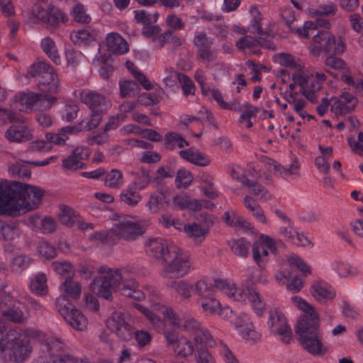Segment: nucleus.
Listing matches in <instances>:
<instances>
[{
  "label": "nucleus",
  "instance_id": "obj_1",
  "mask_svg": "<svg viewBox=\"0 0 363 363\" xmlns=\"http://www.w3.org/2000/svg\"><path fill=\"white\" fill-rule=\"evenodd\" d=\"M44 191L38 186L20 182H0V215L16 217L35 209Z\"/></svg>",
  "mask_w": 363,
  "mask_h": 363
},
{
  "label": "nucleus",
  "instance_id": "obj_2",
  "mask_svg": "<svg viewBox=\"0 0 363 363\" xmlns=\"http://www.w3.org/2000/svg\"><path fill=\"white\" fill-rule=\"evenodd\" d=\"M291 299L299 310L304 312V314L299 317L295 327L301 346L313 356L325 355L328 349L323 342L318 314L315 308L303 298L294 296Z\"/></svg>",
  "mask_w": 363,
  "mask_h": 363
},
{
  "label": "nucleus",
  "instance_id": "obj_3",
  "mask_svg": "<svg viewBox=\"0 0 363 363\" xmlns=\"http://www.w3.org/2000/svg\"><path fill=\"white\" fill-rule=\"evenodd\" d=\"M99 272L90 284L96 295L107 301L113 300V291H120L121 295L135 301H143L145 295L139 289L138 283L133 279H123L119 269L113 270L101 267Z\"/></svg>",
  "mask_w": 363,
  "mask_h": 363
},
{
  "label": "nucleus",
  "instance_id": "obj_4",
  "mask_svg": "<svg viewBox=\"0 0 363 363\" xmlns=\"http://www.w3.org/2000/svg\"><path fill=\"white\" fill-rule=\"evenodd\" d=\"M152 256L161 262L164 267L162 275L168 277L174 274L184 277L192 270V262L187 251H151Z\"/></svg>",
  "mask_w": 363,
  "mask_h": 363
},
{
  "label": "nucleus",
  "instance_id": "obj_5",
  "mask_svg": "<svg viewBox=\"0 0 363 363\" xmlns=\"http://www.w3.org/2000/svg\"><path fill=\"white\" fill-rule=\"evenodd\" d=\"M218 289L226 294L230 298L237 301H242L245 300L246 295L251 303L254 312L258 316H262L266 308L265 303L262 300V298L258 291L255 288H247V294L243 293L238 289L235 284L231 283L228 279H214V290Z\"/></svg>",
  "mask_w": 363,
  "mask_h": 363
},
{
  "label": "nucleus",
  "instance_id": "obj_6",
  "mask_svg": "<svg viewBox=\"0 0 363 363\" xmlns=\"http://www.w3.org/2000/svg\"><path fill=\"white\" fill-rule=\"evenodd\" d=\"M27 76L39 77L38 86L45 94H57L60 90V79L55 69L46 62H38L31 65Z\"/></svg>",
  "mask_w": 363,
  "mask_h": 363
},
{
  "label": "nucleus",
  "instance_id": "obj_7",
  "mask_svg": "<svg viewBox=\"0 0 363 363\" xmlns=\"http://www.w3.org/2000/svg\"><path fill=\"white\" fill-rule=\"evenodd\" d=\"M5 350L11 351L10 360L16 362H23L31 352L30 337L21 329L9 330L4 335Z\"/></svg>",
  "mask_w": 363,
  "mask_h": 363
},
{
  "label": "nucleus",
  "instance_id": "obj_8",
  "mask_svg": "<svg viewBox=\"0 0 363 363\" xmlns=\"http://www.w3.org/2000/svg\"><path fill=\"white\" fill-rule=\"evenodd\" d=\"M55 306L64 320L74 329L83 331L86 328L87 318L65 296L57 298Z\"/></svg>",
  "mask_w": 363,
  "mask_h": 363
},
{
  "label": "nucleus",
  "instance_id": "obj_9",
  "mask_svg": "<svg viewBox=\"0 0 363 363\" xmlns=\"http://www.w3.org/2000/svg\"><path fill=\"white\" fill-rule=\"evenodd\" d=\"M315 49L328 55H340L346 45L341 37L336 38L328 30H319L313 38Z\"/></svg>",
  "mask_w": 363,
  "mask_h": 363
},
{
  "label": "nucleus",
  "instance_id": "obj_10",
  "mask_svg": "<svg viewBox=\"0 0 363 363\" xmlns=\"http://www.w3.org/2000/svg\"><path fill=\"white\" fill-rule=\"evenodd\" d=\"M128 314L114 311L106 320L107 328L123 341H129L133 337L134 328L127 321Z\"/></svg>",
  "mask_w": 363,
  "mask_h": 363
},
{
  "label": "nucleus",
  "instance_id": "obj_11",
  "mask_svg": "<svg viewBox=\"0 0 363 363\" xmlns=\"http://www.w3.org/2000/svg\"><path fill=\"white\" fill-rule=\"evenodd\" d=\"M193 44L196 48L198 61L210 63L216 60L217 53L213 47V39L208 37L205 32L198 33L193 40Z\"/></svg>",
  "mask_w": 363,
  "mask_h": 363
},
{
  "label": "nucleus",
  "instance_id": "obj_12",
  "mask_svg": "<svg viewBox=\"0 0 363 363\" xmlns=\"http://www.w3.org/2000/svg\"><path fill=\"white\" fill-rule=\"evenodd\" d=\"M32 16L53 28H57L60 23L68 21L67 16L54 6H49L46 9L36 6L32 11Z\"/></svg>",
  "mask_w": 363,
  "mask_h": 363
},
{
  "label": "nucleus",
  "instance_id": "obj_13",
  "mask_svg": "<svg viewBox=\"0 0 363 363\" xmlns=\"http://www.w3.org/2000/svg\"><path fill=\"white\" fill-rule=\"evenodd\" d=\"M81 101L90 109L92 113L102 115L107 113L111 107V102L104 95L92 90H82L79 94Z\"/></svg>",
  "mask_w": 363,
  "mask_h": 363
},
{
  "label": "nucleus",
  "instance_id": "obj_14",
  "mask_svg": "<svg viewBox=\"0 0 363 363\" xmlns=\"http://www.w3.org/2000/svg\"><path fill=\"white\" fill-rule=\"evenodd\" d=\"M267 325L272 333L282 336L285 343L289 342L292 337V331L281 311L277 309L269 311Z\"/></svg>",
  "mask_w": 363,
  "mask_h": 363
},
{
  "label": "nucleus",
  "instance_id": "obj_15",
  "mask_svg": "<svg viewBox=\"0 0 363 363\" xmlns=\"http://www.w3.org/2000/svg\"><path fill=\"white\" fill-rule=\"evenodd\" d=\"M91 150L85 146H79L72 150L71 154L62 160V166L69 171H77L86 167L84 163L90 156Z\"/></svg>",
  "mask_w": 363,
  "mask_h": 363
},
{
  "label": "nucleus",
  "instance_id": "obj_16",
  "mask_svg": "<svg viewBox=\"0 0 363 363\" xmlns=\"http://www.w3.org/2000/svg\"><path fill=\"white\" fill-rule=\"evenodd\" d=\"M45 345L50 359H65L70 362H77V358L68 352L69 347L62 339L49 337L45 340Z\"/></svg>",
  "mask_w": 363,
  "mask_h": 363
},
{
  "label": "nucleus",
  "instance_id": "obj_17",
  "mask_svg": "<svg viewBox=\"0 0 363 363\" xmlns=\"http://www.w3.org/2000/svg\"><path fill=\"white\" fill-rule=\"evenodd\" d=\"M52 158V157H50L44 161H28L21 160L9 165V173L12 177L29 179L31 176V171L27 164H32L36 167L46 166L50 163Z\"/></svg>",
  "mask_w": 363,
  "mask_h": 363
},
{
  "label": "nucleus",
  "instance_id": "obj_18",
  "mask_svg": "<svg viewBox=\"0 0 363 363\" xmlns=\"http://www.w3.org/2000/svg\"><path fill=\"white\" fill-rule=\"evenodd\" d=\"M115 230L118 240L121 238L126 241L135 240L145 233V229L142 225L129 220L118 223Z\"/></svg>",
  "mask_w": 363,
  "mask_h": 363
},
{
  "label": "nucleus",
  "instance_id": "obj_19",
  "mask_svg": "<svg viewBox=\"0 0 363 363\" xmlns=\"http://www.w3.org/2000/svg\"><path fill=\"white\" fill-rule=\"evenodd\" d=\"M310 292L313 297L320 303L332 301L336 296L333 287L323 280L313 281Z\"/></svg>",
  "mask_w": 363,
  "mask_h": 363
},
{
  "label": "nucleus",
  "instance_id": "obj_20",
  "mask_svg": "<svg viewBox=\"0 0 363 363\" xmlns=\"http://www.w3.org/2000/svg\"><path fill=\"white\" fill-rule=\"evenodd\" d=\"M236 48L243 52L247 50L250 51L252 49L261 46L264 48L269 50H274L275 45L271 40H262L251 35H245V36L240 38L236 42Z\"/></svg>",
  "mask_w": 363,
  "mask_h": 363
},
{
  "label": "nucleus",
  "instance_id": "obj_21",
  "mask_svg": "<svg viewBox=\"0 0 363 363\" xmlns=\"http://www.w3.org/2000/svg\"><path fill=\"white\" fill-rule=\"evenodd\" d=\"M5 138L11 143H23L32 139L30 129L26 125H12L5 132Z\"/></svg>",
  "mask_w": 363,
  "mask_h": 363
},
{
  "label": "nucleus",
  "instance_id": "obj_22",
  "mask_svg": "<svg viewBox=\"0 0 363 363\" xmlns=\"http://www.w3.org/2000/svg\"><path fill=\"white\" fill-rule=\"evenodd\" d=\"M358 99L348 92H343L338 98H335L332 108H336L340 114H346L353 111Z\"/></svg>",
  "mask_w": 363,
  "mask_h": 363
},
{
  "label": "nucleus",
  "instance_id": "obj_23",
  "mask_svg": "<svg viewBox=\"0 0 363 363\" xmlns=\"http://www.w3.org/2000/svg\"><path fill=\"white\" fill-rule=\"evenodd\" d=\"M108 50L115 55H123L128 51V45L117 33H111L106 38Z\"/></svg>",
  "mask_w": 363,
  "mask_h": 363
},
{
  "label": "nucleus",
  "instance_id": "obj_24",
  "mask_svg": "<svg viewBox=\"0 0 363 363\" xmlns=\"http://www.w3.org/2000/svg\"><path fill=\"white\" fill-rule=\"evenodd\" d=\"M1 313L8 320L14 323H21L26 318L27 308L21 302H15L12 307L1 310Z\"/></svg>",
  "mask_w": 363,
  "mask_h": 363
},
{
  "label": "nucleus",
  "instance_id": "obj_25",
  "mask_svg": "<svg viewBox=\"0 0 363 363\" xmlns=\"http://www.w3.org/2000/svg\"><path fill=\"white\" fill-rule=\"evenodd\" d=\"M179 155L182 159L200 167H206L211 163L208 155L199 151H194L191 148L180 150Z\"/></svg>",
  "mask_w": 363,
  "mask_h": 363
},
{
  "label": "nucleus",
  "instance_id": "obj_26",
  "mask_svg": "<svg viewBox=\"0 0 363 363\" xmlns=\"http://www.w3.org/2000/svg\"><path fill=\"white\" fill-rule=\"evenodd\" d=\"M45 100L46 96L42 93L23 92L19 94L18 96L19 103L29 108H38L42 103L45 102Z\"/></svg>",
  "mask_w": 363,
  "mask_h": 363
},
{
  "label": "nucleus",
  "instance_id": "obj_27",
  "mask_svg": "<svg viewBox=\"0 0 363 363\" xmlns=\"http://www.w3.org/2000/svg\"><path fill=\"white\" fill-rule=\"evenodd\" d=\"M40 48L45 55L55 64L60 65L61 58L60 57L56 44L52 38L46 37L42 39Z\"/></svg>",
  "mask_w": 363,
  "mask_h": 363
},
{
  "label": "nucleus",
  "instance_id": "obj_28",
  "mask_svg": "<svg viewBox=\"0 0 363 363\" xmlns=\"http://www.w3.org/2000/svg\"><path fill=\"white\" fill-rule=\"evenodd\" d=\"M63 289L64 295L60 296H65L67 299L71 298L73 299L79 298L82 293V285L79 282L74 281L72 278H67L61 284Z\"/></svg>",
  "mask_w": 363,
  "mask_h": 363
},
{
  "label": "nucleus",
  "instance_id": "obj_29",
  "mask_svg": "<svg viewBox=\"0 0 363 363\" xmlns=\"http://www.w3.org/2000/svg\"><path fill=\"white\" fill-rule=\"evenodd\" d=\"M243 204L256 220L262 224H267V220L263 209L252 197L246 196L244 198Z\"/></svg>",
  "mask_w": 363,
  "mask_h": 363
},
{
  "label": "nucleus",
  "instance_id": "obj_30",
  "mask_svg": "<svg viewBox=\"0 0 363 363\" xmlns=\"http://www.w3.org/2000/svg\"><path fill=\"white\" fill-rule=\"evenodd\" d=\"M90 239L94 242L109 245L118 242V237L115 229L96 231L90 235Z\"/></svg>",
  "mask_w": 363,
  "mask_h": 363
},
{
  "label": "nucleus",
  "instance_id": "obj_31",
  "mask_svg": "<svg viewBox=\"0 0 363 363\" xmlns=\"http://www.w3.org/2000/svg\"><path fill=\"white\" fill-rule=\"evenodd\" d=\"M283 247V242L280 240H274L265 234H260L257 240L253 245L252 250H277V248Z\"/></svg>",
  "mask_w": 363,
  "mask_h": 363
},
{
  "label": "nucleus",
  "instance_id": "obj_32",
  "mask_svg": "<svg viewBox=\"0 0 363 363\" xmlns=\"http://www.w3.org/2000/svg\"><path fill=\"white\" fill-rule=\"evenodd\" d=\"M194 342L197 349L201 347L205 348L207 347H213L216 345V340L210 331L203 326L196 333Z\"/></svg>",
  "mask_w": 363,
  "mask_h": 363
},
{
  "label": "nucleus",
  "instance_id": "obj_33",
  "mask_svg": "<svg viewBox=\"0 0 363 363\" xmlns=\"http://www.w3.org/2000/svg\"><path fill=\"white\" fill-rule=\"evenodd\" d=\"M261 14L258 13V16L255 17L252 21L250 25L248 26V30L250 33L253 34L257 39L262 40H271L272 34L267 30H264L262 28Z\"/></svg>",
  "mask_w": 363,
  "mask_h": 363
},
{
  "label": "nucleus",
  "instance_id": "obj_34",
  "mask_svg": "<svg viewBox=\"0 0 363 363\" xmlns=\"http://www.w3.org/2000/svg\"><path fill=\"white\" fill-rule=\"evenodd\" d=\"M30 288L33 293L44 295L47 293V277L44 273L37 274L30 282Z\"/></svg>",
  "mask_w": 363,
  "mask_h": 363
},
{
  "label": "nucleus",
  "instance_id": "obj_35",
  "mask_svg": "<svg viewBox=\"0 0 363 363\" xmlns=\"http://www.w3.org/2000/svg\"><path fill=\"white\" fill-rule=\"evenodd\" d=\"M104 116L100 113L91 112L89 116L79 122L82 131H91L96 129L99 125Z\"/></svg>",
  "mask_w": 363,
  "mask_h": 363
},
{
  "label": "nucleus",
  "instance_id": "obj_36",
  "mask_svg": "<svg viewBox=\"0 0 363 363\" xmlns=\"http://www.w3.org/2000/svg\"><path fill=\"white\" fill-rule=\"evenodd\" d=\"M194 292L200 297V299L210 298L214 295V286L211 284H208L203 279L199 280L195 284Z\"/></svg>",
  "mask_w": 363,
  "mask_h": 363
},
{
  "label": "nucleus",
  "instance_id": "obj_37",
  "mask_svg": "<svg viewBox=\"0 0 363 363\" xmlns=\"http://www.w3.org/2000/svg\"><path fill=\"white\" fill-rule=\"evenodd\" d=\"M166 199L167 197L164 192L160 191L155 193L150 196V199L147 205L152 212L157 213L164 207V203H169Z\"/></svg>",
  "mask_w": 363,
  "mask_h": 363
},
{
  "label": "nucleus",
  "instance_id": "obj_38",
  "mask_svg": "<svg viewBox=\"0 0 363 363\" xmlns=\"http://www.w3.org/2000/svg\"><path fill=\"white\" fill-rule=\"evenodd\" d=\"M170 287L182 299H188L191 296L192 286L184 280L173 281L170 283Z\"/></svg>",
  "mask_w": 363,
  "mask_h": 363
},
{
  "label": "nucleus",
  "instance_id": "obj_39",
  "mask_svg": "<svg viewBox=\"0 0 363 363\" xmlns=\"http://www.w3.org/2000/svg\"><path fill=\"white\" fill-rule=\"evenodd\" d=\"M164 144L169 146V149L172 150L175 145L179 148L184 146H189V143L179 133L175 132H169L164 135Z\"/></svg>",
  "mask_w": 363,
  "mask_h": 363
},
{
  "label": "nucleus",
  "instance_id": "obj_40",
  "mask_svg": "<svg viewBox=\"0 0 363 363\" xmlns=\"http://www.w3.org/2000/svg\"><path fill=\"white\" fill-rule=\"evenodd\" d=\"M120 94L122 98H125L128 96H135L139 93L140 86L138 82L132 80L120 81Z\"/></svg>",
  "mask_w": 363,
  "mask_h": 363
},
{
  "label": "nucleus",
  "instance_id": "obj_41",
  "mask_svg": "<svg viewBox=\"0 0 363 363\" xmlns=\"http://www.w3.org/2000/svg\"><path fill=\"white\" fill-rule=\"evenodd\" d=\"M194 351V347L192 342L184 337H180V342L175 346V348L174 349V352L182 357H187L191 356Z\"/></svg>",
  "mask_w": 363,
  "mask_h": 363
},
{
  "label": "nucleus",
  "instance_id": "obj_42",
  "mask_svg": "<svg viewBox=\"0 0 363 363\" xmlns=\"http://www.w3.org/2000/svg\"><path fill=\"white\" fill-rule=\"evenodd\" d=\"M135 186L133 185L129 186L126 190L121 192L120 198L121 200L125 204L131 206H136L141 200L140 195L135 191Z\"/></svg>",
  "mask_w": 363,
  "mask_h": 363
},
{
  "label": "nucleus",
  "instance_id": "obj_43",
  "mask_svg": "<svg viewBox=\"0 0 363 363\" xmlns=\"http://www.w3.org/2000/svg\"><path fill=\"white\" fill-rule=\"evenodd\" d=\"M122 172L118 169H112L106 176L104 184L112 188H120L123 184Z\"/></svg>",
  "mask_w": 363,
  "mask_h": 363
},
{
  "label": "nucleus",
  "instance_id": "obj_44",
  "mask_svg": "<svg viewBox=\"0 0 363 363\" xmlns=\"http://www.w3.org/2000/svg\"><path fill=\"white\" fill-rule=\"evenodd\" d=\"M201 327V323L199 320L191 316H188L181 320V326H179L178 328L191 333L195 336Z\"/></svg>",
  "mask_w": 363,
  "mask_h": 363
},
{
  "label": "nucleus",
  "instance_id": "obj_45",
  "mask_svg": "<svg viewBox=\"0 0 363 363\" xmlns=\"http://www.w3.org/2000/svg\"><path fill=\"white\" fill-rule=\"evenodd\" d=\"M91 38V33L86 29H78L73 30L69 34L71 41L77 45L86 44Z\"/></svg>",
  "mask_w": 363,
  "mask_h": 363
},
{
  "label": "nucleus",
  "instance_id": "obj_46",
  "mask_svg": "<svg viewBox=\"0 0 363 363\" xmlns=\"http://www.w3.org/2000/svg\"><path fill=\"white\" fill-rule=\"evenodd\" d=\"M151 182V177L150 174V169L141 167L140 168V174L137 179L133 182V186H135V189L142 190L144 189Z\"/></svg>",
  "mask_w": 363,
  "mask_h": 363
},
{
  "label": "nucleus",
  "instance_id": "obj_47",
  "mask_svg": "<svg viewBox=\"0 0 363 363\" xmlns=\"http://www.w3.org/2000/svg\"><path fill=\"white\" fill-rule=\"evenodd\" d=\"M178 81L182 84V89L184 94L188 96L190 94H194L195 86L193 81L185 74L181 72L175 73Z\"/></svg>",
  "mask_w": 363,
  "mask_h": 363
},
{
  "label": "nucleus",
  "instance_id": "obj_48",
  "mask_svg": "<svg viewBox=\"0 0 363 363\" xmlns=\"http://www.w3.org/2000/svg\"><path fill=\"white\" fill-rule=\"evenodd\" d=\"M78 216L74 214L73 209L69 206H63L59 216L60 221L68 227H72Z\"/></svg>",
  "mask_w": 363,
  "mask_h": 363
},
{
  "label": "nucleus",
  "instance_id": "obj_49",
  "mask_svg": "<svg viewBox=\"0 0 363 363\" xmlns=\"http://www.w3.org/2000/svg\"><path fill=\"white\" fill-rule=\"evenodd\" d=\"M30 260V258L23 255L14 257L11 261V268L13 272H21L28 267Z\"/></svg>",
  "mask_w": 363,
  "mask_h": 363
},
{
  "label": "nucleus",
  "instance_id": "obj_50",
  "mask_svg": "<svg viewBox=\"0 0 363 363\" xmlns=\"http://www.w3.org/2000/svg\"><path fill=\"white\" fill-rule=\"evenodd\" d=\"M241 337L245 340L257 341L261 338V335L255 329L252 322L247 323L243 328L238 331Z\"/></svg>",
  "mask_w": 363,
  "mask_h": 363
},
{
  "label": "nucleus",
  "instance_id": "obj_51",
  "mask_svg": "<svg viewBox=\"0 0 363 363\" xmlns=\"http://www.w3.org/2000/svg\"><path fill=\"white\" fill-rule=\"evenodd\" d=\"M199 303L201 304L204 311L208 312L211 314L217 313L219 307L220 306V303L215 298V295L211 296L210 298L199 299Z\"/></svg>",
  "mask_w": 363,
  "mask_h": 363
},
{
  "label": "nucleus",
  "instance_id": "obj_52",
  "mask_svg": "<svg viewBox=\"0 0 363 363\" xmlns=\"http://www.w3.org/2000/svg\"><path fill=\"white\" fill-rule=\"evenodd\" d=\"M134 307L138 310L145 318L154 325L160 326L163 325V320L158 315L153 313L147 308L140 303H134Z\"/></svg>",
  "mask_w": 363,
  "mask_h": 363
},
{
  "label": "nucleus",
  "instance_id": "obj_53",
  "mask_svg": "<svg viewBox=\"0 0 363 363\" xmlns=\"http://www.w3.org/2000/svg\"><path fill=\"white\" fill-rule=\"evenodd\" d=\"M325 64L334 69L342 70L345 72H349L350 69L347 64L337 55H328L325 60Z\"/></svg>",
  "mask_w": 363,
  "mask_h": 363
},
{
  "label": "nucleus",
  "instance_id": "obj_54",
  "mask_svg": "<svg viewBox=\"0 0 363 363\" xmlns=\"http://www.w3.org/2000/svg\"><path fill=\"white\" fill-rule=\"evenodd\" d=\"M192 181L193 177L189 171L184 169L178 170L175 179V183L178 188H186L192 183Z\"/></svg>",
  "mask_w": 363,
  "mask_h": 363
},
{
  "label": "nucleus",
  "instance_id": "obj_55",
  "mask_svg": "<svg viewBox=\"0 0 363 363\" xmlns=\"http://www.w3.org/2000/svg\"><path fill=\"white\" fill-rule=\"evenodd\" d=\"M73 17L74 21L79 23H89L91 21V17L86 14L82 4H77L73 8Z\"/></svg>",
  "mask_w": 363,
  "mask_h": 363
},
{
  "label": "nucleus",
  "instance_id": "obj_56",
  "mask_svg": "<svg viewBox=\"0 0 363 363\" xmlns=\"http://www.w3.org/2000/svg\"><path fill=\"white\" fill-rule=\"evenodd\" d=\"M291 266L296 267L304 276L311 274V268L302 259L297 256H291L288 258Z\"/></svg>",
  "mask_w": 363,
  "mask_h": 363
},
{
  "label": "nucleus",
  "instance_id": "obj_57",
  "mask_svg": "<svg viewBox=\"0 0 363 363\" xmlns=\"http://www.w3.org/2000/svg\"><path fill=\"white\" fill-rule=\"evenodd\" d=\"M79 111V108L77 103L73 101H67L65 108V113L62 116V118L65 121L71 122L77 117Z\"/></svg>",
  "mask_w": 363,
  "mask_h": 363
},
{
  "label": "nucleus",
  "instance_id": "obj_58",
  "mask_svg": "<svg viewBox=\"0 0 363 363\" xmlns=\"http://www.w3.org/2000/svg\"><path fill=\"white\" fill-rule=\"evenodd\" d=\"M184 231L190 236L194 238H199L208 233V230L203 228L201 225L193 223L192 225H186L184 227Z\"/></svg>",
  "mask_w": 363,
  "mask_h": 363
},
{
  "label": "nucleus",
  "instance_id": "obj_59",
  "mask_svg": "<svg viewBox=\"0 0 363 363\" xmlns=\"http://www.w3.org/2000/svg\"><path fill=\"white\" fill-rule=\"evenodd\" d=\"M0 121L4 123H24L26 120L23 117H18L14 113L11 111L0 108Z\"/></svg>",
  "mask_w": 363,
  "mask_h": 363
},
{
  "label": "nucleus",
  "instance_id": "obj_60",
  "mask_svg": "<svg viewBox=\"0 0 363 363\" xmlns=\"http://www.w3.org/2000/svg\"><path fill=\"white\" fill-rule=\"evenodd\" d=\"M331 266L333 269L335 270L339 274V276L342 277H347L352 274L351 267L347 262L337 260L334 261L331 264Z\"/></svg>",
  "mask_w": 363,
  "mask_h": 363
},
{
  "label": "nucleus",
  "instance_id": "obj_61",
  "mask_svg": "<svg viewBox=\"0 0 363 363\" xmlns=\"http://www.w3.org/2000/svg\"><path fill=\"white\" fill-rule=\"evenodd\" d=\"M16 233L15 226L0 222V238L5 241L12 240Z\"/></svg>",
  "mask_w": 363,
  "mask_h": 363
},
{
  "label": "nucleus",
  "instance_id": "obj_62",
  "mask_svg": "<svg viewBox=\"0 0 363 363\" xmlns=\"http://www.w3.org/2000/svg\"><path fill=\"white\" fill-rule=\"evenodd\" d=\"M160 312L162 314L168 319V320L174 326L178 328L181 326V320L172 308L167 307L165 306H161L160 307Z\"/></svg>",
  "mask_w": 363,
  "mask_h": 363
},
{
  "label": "nucleus",
  "instance_id": "obj_63",
  "mask_svg": "<svg viewBox=\"0 0 363 363\" xmlns=\"http://www.w3.org/2000/svg\"><path fill=\"white\" fill-rule=\"evenodd\" d=\"M196 363H215V359L207 348L201 347L196 350Z\"/></svg>",
  "mask_w": 363,
  "mask_h": 363
},
{
  "label": "nucleus",
  "instance_id": "obj_64",
  "mask_svg": "<svg viewBox=\"0 0 363 363\" xmlns=\"http://www.w3.org/2000/svg\"><path fill=\"white\" fill-rule=\"evenodd\" d=\"M138 102L143 106H153L157 104L160 101L155 93H143L138 97Z\"/></svg>",
  "mask_w": 363,
  "mask_h": 363
}]
</instances>
